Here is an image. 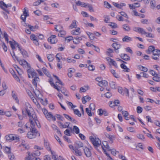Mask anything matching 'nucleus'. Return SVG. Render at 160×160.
<instances>
[{
  "label": "nucleus",
  "mask_w": 160,
  "mask_h": 160,
  "mask_svg": "<svg viewBox=\"0 0 160 160\" xmlns=\"http://www.w3.org/2000/svg\"><path fill=\"white\" fill-rule=\"evenodd\" d=\"M89 139L94 146L99 147L101 145V141L98 138H94L93 137L91 136Z\"/></svg>",
  "instance_id": "1"
},
{
  "label": "nucleus",
  "mask_w": 160,
  "mask_h": 160,
  "mask_svg": "<svg viewBox=\"0 0 160 160\" xmlns=\"http://www.w3.org/2000/svg\"><path fill=\"white\" fill-rule=\"evenodd\" d=\"M6 140L7 141L11 142L12 140H15L16 142L19 140V137L15 135L10 134L5 136Z\"/></svg>",
  "instance_id": "2"
},
{
  "label": "nucleus",
  "mask_w": 160,
  "mask_h": 160,
  "mask_svg": "<svg viewBox=\"0 0 160 160\" xmlns=\"http://www.w3.org/2000/svg\"><path fill=\"white\" fill-rule=\"evenodd\" d=\"M11 6L12 5L10 4H6L3 1H0V7L8 14L9 13V11L7 8L9 7H11Z\"/></svg>",
  "instance_id": "3"
},
{
  "label": "nucleus",
  "mask_w": 160,
  "mask_h": 160,
  "mask_svg": "<svg viewBox=\"0 0 160 160\" xmlns=\"http://www.w3.org/2000/svg\"><path fill=\"white\" fill-rule=\"evenodd\" d=\"M152 53L153 56H152V58L155 60H157L158 59L159 56H160V50L155 49Z\"/></svg>",
  "instance_id": "4"
},
{
  "label": "nucleus",
  "mask_w": 160,
  "mask_h": 160,
  "mask_svg": "<svg viewBox=\"0 0 160 160\" xmlns=\"http://www.w3.org/2000/svg\"><path fill=\"white\" fill-rule=\"evenodd\" d=\"M26 111L29 117H31L32 114L33 113V110L31 106L28 104L26 108Z\"/></svg>",
  "instance_id": "5"
},
{
  "label": "nucleus",
  "mask_w": 160,
  "mask_h": 160,
  "mask_svg": "<svg viewBox=\"0 0 160 160\" xmlns=\"http://www.w3.org/2000/svg\"><path fill=\"white\" fill-rule=\"evenodd\" d=\"M56 36L55 35H52L48 39V41L50 42L51 43H56L58 40L56 38Z\"/></svg>",
  "instance_id": "6"
},
{
  "label": "nucleus",
  "mask_w": 160,
  "mask_h": 160,
  "mask_svg": "<svg viewBox=\"0 0 160 160\" xmlns=\"http://www.w3.org/2000/svg\"><path fill=\"white\" fill-rule=\"evenodd\" d=\"M28 16H29V14L28 11L27 12H26L25 8L23 12V14L21 16V19L24 22L26 20V18Z\"/></svg>",
  "instance_id": "7"
},
{
  "label": "nucleus",
  "mask_w": 160,
  "mask_h": 160,
  "mask_svg": "<svg viewBox=\"0 0 160 160\" xmlns=\"http://www.w3.org/2000/svg\"><path fill=\"white\" fill-rule=\"evenodd\" d=\"M84 153L87 157H90L91 156L92 154L90 150L87 147H85L83 149Z\"/></svg>",
  "instance_id": "8"
},
{
  "label": "nucleus",
  "mask_w": 160,
  "mask_h": 160,
  "mask_svg": "<svg viewBox=\"0 0 160 160\" xmlns=\"http://www.w3.org/2000/svg\"><path fill=\"white\" fill-rule=\"evenodd\" d=\"M13 55L11 52V54L12 56V57L14 59V58L19 62V64L22 65H23V60H19L18 58V57L16 56L15 53L14 51L12 52Z\"/></svg>",
  "instance_id": "9"
},
{
  "label": "nucleus",
  "mask_w": 160,
  "mask_h": 160,
  "mask_svg": "<svg viewBox=\"0 0 160 160\" xmlns=\"http://www.w3.org/2000/svg\"><path fill=\"white\" fill-rule=\"evenodd\" d=\"M38 135V134H36L35 133H33L31 132H28L27 134V137L29 138L32 139L35 138L37 135Z\"/></svg>",
  "instance_id": "10"
},
{
  "label": "nucleus",
  "mask_w": 160,
  "mask_h": 160,
  "mask_svg": "<svg viewBox=\"0 0 160 160\" xmlns=\"http://www.w3.org/2000/svg\"><path fill=\"white\" fill-rule=\"evenodd\" d=\"M9 71L10 73L12 74V75L13 76V78L14 79L18 82H19L20 81V80L19 79V78L17 76L15 73V72L12 69H9Z\"/></svg>",
  "instance_id": "11"
},
{
  "label": "nucleus",
  "mask_w": 160,
  "mask_h": 160,
  "mask_svg": "<svg viewBox=\"0 0 160 160\" xmlns=\"http://www.w3.org/2000/svg\"><path fill=\"white\" fill-rule=\"evenodd\" d=\"M19 50L20 51L24 58H26L28 57V54L25 50L22 48H19Z\"/></svg>",
  "instance_id": "12"
},
{
  "label": "nucleus",
  "mask_w": 160,
  "mask_h": 160,
  "mask_svg": "<svg viewBox=\"0 0 160 160\" xmlns=\"http://www.w3.org/2000/svg\"><path fill=\"white\" fill-rule=\"evenodd\" d=\"M58 123L59 124V126L62 128H69L70 123L68 122H66L64 124H63L61 122H59Z\"/></svg>",
  "instance_id": "13"
},
{
  "label": "nucleus",
  "mask_w": 160,
  "mask_h": 160,
  "mask_svg": "<svg viewBox=\"0 0 160 160\" xmlns=\"http://www.w3.org/2000/svg\"><path fill=\"white\" fill-rule=\"evenodd\" d=\"M9 43L11 45V47L13 50L15 49V47H18V49L19 48H22L20 46H19V45L17 43L15 42L14 44V45L13 44L12 42L11 41H10L9 42Z\"/></svg>",
  "instance_id": "14"
},
{
  "label": "nucleus",
  "mask_w": 160,
  "mask_h": 160,
  "mask_svg": "<svg viewBox=\"0 0 160 160\" xmlns=\"http://www.w3.org/2000/svg\"><path fill=\"white\" fill-rule=\"evenodd\" d=\"M83 143L79 141L76 142L75 144V148H80L83 147Z\"/></svg>",
  "instance_id": "15"
},
{
  "label": "nucleus",
  "mask_w": 160,
  "mask_h": 160,
  "mask_svg": "<svg viewBox=\"0 0 160 160\" xmlns=\"http://www.w3.org/2000/svg\"><path fill=\"white\" fill-rule=\"evenodd\" d=\"M122 40L123 42H129L132 40V39L128 36H125L122 39Z\"/></svg>",
  "instance_id": "16"
},
{
  "label": "nucleus",
  "mask_w": 160,
  "mask_h": 160,
  "mask_svg": "<svg viewBox=\"0 0 160 160\" xmlns=\"http://www.w3.org/2000/svg\"><path fill=\"white\" fill-rule=\"evenodd\" d=\"M74 152L75 154L77 156H81L82 155L81 150L79 148H75Z\"/></svg>",
  "instance_id": "17"
},
{
  "label": "nucleus",
  "mask_w": 160,
  "mask_h": 160,
  "mask_svg": "<svg viewBox=\"0 0 160 160\" xmlns=\"http://www.w3.org/2000/svg\"><path fill=\"white\" fill-rule=\"evenodd\" d=\"M121 58L125 61L130 60V57L127 54H122L121 55Z\"/></svg>",
  "instance_id": "18"
},
{
  "label": "nucleus",
  "mask_w": 160,
  "mask_h": 160,
  "mask_svg": "<svg viewBox=\"0 0 160 160\" xmlns=\"http://www.w3.org/2000/svg\"><path fill=\"white\" fill-rule=\"evenodd\" d=\"M80 28H78L76 30H72L71 32V33L72 34L75 35H79L80 33Z\"/></svg>",
  "instance_id": "19"
},
{
  "label": "nucleus",
  "mask_w": 160,
  "mask_h": 160,
  "mask_svg": "<svg viewBox=\"0 0 160 160\" xmlns=\"http://www.w3.org/2000/svg\"><path fill=\"white\" fill-rule=\"evenodd\" d=\"M71 130H72L76 134H78L79 133V129L76 126H74L72 129V128H70Z\"/></svg>",
  "instance_id": "20"
},
{
  "label": "nucleus",
  "mask_w": 160,
  "mask_h": 160,
  "mask_svg": "<svg viewBox=\"0 0 160 160\" xmlns=\"http://www.w3.org/2000/svg\"><path fill=\"white\" fill-rule=\"evenodd\" d=\"M105 135L106 137L109 139L110 143H112L113 142V138H115V137L114 136L111 135L107 133Z\"/></svg>",
  "instance_id": "21"
},
{
  "label": "nucleus",
  "mask_w": 160,
  "mask_h": 160,
  "mask_svg": "<svg viewBox=\"0 0 160 160\" xmlns=\"http://www.w3.org/2000/svg\"><path fill=\"white\" fill-rule=\"evenodd\" d=\"M122 28L126 31L128 32L131 30L130 27L127 24H124L122 25Z\"/></svg>",
  "instance_id": "22"
},
{
  "label": "nucleus",
  "mask_w": 160,
  "mask_h": 160,
  "mask_svg": "<svg viewBox=\"0 0 160 160\" xmlns=\"http://www.w3.org/2000/svg\"><path fill=\"white\" fill-rule=\"evenodd\" d=\"M98 85L100 87L103 86H106L108 85V82L105 80H102L100 82H98Z\"/></svg>",
  "instance_id": "23"
},
{
  "label": "nucleus",
  "mask_w": 160,
  "mask_h": 160,
  "mask_svg": "<svg viewBox=\"0 0 160 160\" xmlns=\"http://www.w3.org/2000/svg\"><path fill=\"white\" fill-rule=\"evenodd\" d=\"M91 99V97L88 96L84 97L82 98V103L83 104H85L87 102L86 100L89 101Z\"/></svg>",
  "instance_id": "24"
},
{
  "label": "nucleus",
  "mask_w": 160,
  "mask_h": 160,
  "mask_svg": "<svg viewBox=\"0 0 160 160\" xmlns=\"http://www.w3.org/2000/svg\"><path fill=\"white\" fill-rule=\"evenodd\" d=\"M30 132H31L33 133H36V134H38V136H40V134L37 130L36 128L35 127L31 126V127L30 131Z\"/></svg>",
  "instance_id": "25"
},
{
  "label": "nucleus",
  "mask_w": 160,
  "mask_h": 160,
  "mask_svg": "<svg viewBox=\"0 0 160 160\" xmlns=\"http://www.w3.org/2000/svg\"><path fill=\"white\" fill-rule=\"evenodd\" d=\"M40 154V152L37 150L35 151L34 152H33L32 153H31V156L32 157H33V158H35V157L39 156Z\"/></svg>",
  "instance_id": "26"
},
{
  "label": "nucleus",
  "mask_w": 160,
  "mask_h": 160,
  "mask_svg": "<svg viewBox=\"0 0 160 160\" xmlns=\"http://www.w3.org/2000/svg\"><path fill=\"white\" fill-rule=\"evenodd\" d=\"M155 48L154 46H150L148 48V50L147 52L148 54H150L151 52H153L155 50Z\"/></svg>",
  "instance_id": "27"
},
{
  "label": "nucleus",
  "mask_w": 160,
  "mask_h": 160,
  "mask_svg": "<svg viewBox=\"0 0 160 160\" xmlns=\"http://www.w3.org/2000/svg\"><path fill=\"white\" fill-rule=\"evenodd\" d=\"M33 84L36 87H37V83L39 81L40 79L38 78V77H35L33 79Z\"/></svg>",
  "instance_id": "28"
},
{
  "label": "nucleus",
  "mask_w": 160,
  "mask_h": 160,
  "mask_svg": "<svg viewBox=\"0 0 160 160\" xmlns=\"http://www.w3.org/2000/svg\"><path fill=\"white\" fill-rule=\"evenodd\" d=\"M29 121L31 123V126L35 127L36 124H37L38 123V122L37 121H33L32 120L31 118L29 119Z\"/></svg>",
  "instance_id": "29"
},
{
  "label": "nucleus",
  "mask_w": 160,
  "mask_h": 160,
  "mask_svg": "<svg viewBox=\"0 0 160 160\" xmlns=\"http://www.w3.org/2000/svg\"><path fill=\"white\" fill-rule=\"evenodd\" d=\"M112 46L116 50H117L120 48L121 47V45L119 44H118L117 43H114L112 44Z\"/></svg>",
  "instance_id": "30"
},
{
  "label": "nucleus",
  "mask_w": 160,
  "mask_h": 160,
  "mask_svg": "<svg viewBox=\"0 0 160 160\" xmlns=\"http://www.w3.org/2000/svg\"><path fill=\"white\" fill-rule=\"evenodd\" d=\"M121 67L122 68L124 69V71L128 72L130 71V69L128 68L124 64L122 63L121 64Z\"/></svg>",
  "instance_id": "31"
},
{
  "label": "nucleus",
  "mask_w": 160,
  "mask_h": 160,
  "mask_svg": "<svg viewBox=\"0 0 160 160\" xmlns=\"http://www.w3.org/2000/svg\"><path fill=\"white\" fill-rule=\"evenodd\" d=\"M30 119L31 118L33 121H37L38 122V120H37V118L35 114H34V112L32 113L31 117H29Z\"/></svg>",
  "instance_id": "32"
},
{
  "label": "nucleus",
  "mask_w": 160,
  "mask_h": 160,
  "mask_svg": "<svg viewBox=\"0 0 160 160\" xmlns=\"http://www.w3.org/2000/svg\"><path fill=\"white\" fill-rule=\"evenodd\" d=\"M76 22V20L73 21L72 23L69 26L70 28L72 29L73 28H76L77 26Z\"/></svg>",
  "instance_id": "33"
},
{
  "label": "nucleus",
  "mask_w": 160,
  "mask_h": 160,
  "mask_svg": "<svg viewBox=\"0 0 160 160\" xmlns=\"http://www.w3.org/2000/svg\"><path fill=\"white\" fill-rule=\"evenodd\" d=\"M42 70L43 73L48 77H49L50 76V74L48 71H47L46 68H42Z\"/></svg>",
  "instance_id": "34"
},
{
  "label": "nucleus",
  "mask_w": 160,
  "mask_h": 160,
  "mask_svg": "<svg viewBox=\"0 0 160 160\" xmlns=\"http://www.w3.org/2000/svg\"><path fill=\"white\" fill-rule=\"evenodd\" d=\"M103 145H101L102 148V149L105 152H106L105 150L104 149L108 145V143L107 142L105 141H104L102 142V143Z\"/></svg>",
  "instance_id": "35"
},
{
  "label": "nucleus",
  "mask_w": 160,
  "mask_h": 160,
  "mask_svg": "<svg viewBox=\"0 0 160 160\" xmlns=\"http://www.w3.org/2000/svg\"><path fill=\"white\" fill-rule=\"evenodd\" d=\"M139 69L141 71L144 72H147L148 71V69L145 67L142 66H139Z\"/></svg>",
  "instance_id": "36"
},
{
  "label": "nucleus",
  "mask_w": 160,
  "mask_h": 160,
  "mask_svg": "<svg viewBox=\"0 0 160 160\" xmlns=\"http://www.w3.org/2000/svg\"><path fill=\"white\" fill-rule=\"evenodd\" d=\"M44 145L47 150L49 151L51 150V148L49 146V143L46 141H44Z\"/></svg>",
  "instance_id": "37"
},
{
  "label": "nucleus",
  "mask_w": 160,
  "mask_h": 160,
  "mask_svg": "<svg viewBox=\"0 0 160 160\" xmlns=\"http://www.w3.org/2000/svg\"><path fill=\"white\" fill-rule=\"evenodd\" d=\"M44 2V0H38L36 2H34L33 3L34 6H38L40 4L41 2Z\"/></svg>",
  "instance_id": "38"
},
{
  "label": "nucleus",
  "mask_w": 160,
  "mask_h": 160,
  "mask_svg": "<svg viewBox=\"0 0 160 160\" xmlns=\"http://www.w3.org/2000/svg\"><path fill=\"white\" fill-rule=\"evenodd\" d=\"M28 27L31 31H35L36 28L38 27V26H36L35 27H33L29 24H28Z\"/></svg>",
  "instance_id": "39"
},
{
  "label": "nucleus",
  "mask_w": 160,
  "mask_h": 160,
  "mask_svg": "<svg viewBox=\"0 0 160 160\" xmlns=\"http://www.w3.org/2000/svg\"><path fill=\"white\" fill-rule=\"evenodd\" d=\"M73 111L74 113L78 117H80L81 116V114L78 109H74Z\"/></svg>",
  "instance_id": "40"
},
{
  "label": "nucleus",
  "mask_w": 160,
  "mask_h": 160,
  "mask_svg": "<svg viewBox=\"0 0 160 160\" xmlns=\"http://www.w3.org/2000/svg\"><path fill=\"white\" fill-rule=\"evenodd\" d=\"M110 72L116 78H119V76L116 73L115 71L113 69H111Z\"/></svg>",
  "instance_id": "41"
},
{
  "label": "nucleus",
  "mask_w": 160,
  "mask_h": 160,
  "mask_svg": "<svg viewBox=\"0 0 160 160\" xmlns=\"http://www.w3.org/2000/svg\"><path fill=\"white\" fill-rule=\"evenodd\" d=\"M139 31L138 32L139 33H141L142 34H147V32L145 31L142 28H139Z\"/></svg>",
  "instance_id": "42"
},
{
  "label": "nucleus",
  "mask_w": 160,
  "mask_h": 160,
  "mask_svg": "<svg viewBox=\"0 0 160 160\" xmlns=\"http://www.w3.org/2000/svg\"><path fill=\"white\" fill-rule=\"evenodd\" d=\"M47 58L48 61L50 62H51L53 60V58L52 57V54H50L48 55Z\"/></svg>",
  "instance_id": "43"
},
{
  "label": "nucleus",
  "mask_w": 160,
  "mask_h": 160,
  "mask_svg": "<svg viewBox=\"0 0 160 160\" xmlns=\"http://www.w3.org/2000/svg\"><path fill=\"white\" fill-rule=\"evenodd\" d=\"M28 156L25 158V160H32V158L31 156L30 152H28Z\"/></svg>",
  "instance_id": "44"
},
{
  "label": "nucleus",
  "mask_w": 160,
  "mask_h": 160,
  "mask_svg": "<svg viewBox=\"0 0 160 160\" xmlns=\"http://www.w3.org/2000/svg\"><path fill=\"white\" fill-rule=\"evenodd\" d=\"M59 32L60 33L58 34V36L59 37H62V35H64L66 34V32L64 31L59 30Z\"/></svg>",
  "instance_id": "45"
},
{
  "label": "nucleus",
  "mask_w": 160,
  "mask_h": 160,
  "mask_svg": "<svg viewBox=\"0 0 160 160\" xmlns=\"http://www.w3.org/2000/svg\"><path fill=\"white\" fill-rule=\"evenodd\" d=\"M137 137L138 138L142 140H143L144 139V137L143 135L139 134L137 135Z\"/></svg>",
  "instance_id": "46"
},
{
  "label": "nucleus",
  "mask_w": 160,
  "mask_h": 160,
  "mask_svg": "<svg viewBox=\"0 0 160 160\" xmlns=\"http://www.w3.org/2000/svg\"><path fill=\"white\" fill-rule=\"evenodd\" d=\"M8 156L10 160H15L14 156L12 153H10Z\"/></svg>",
  "instance_id": "47"
},
{
  "label": "nucleus",
  "mask_w": 160,
  "mask_h": 160,
  "mask_svg": "<svg viewBox=\"0 0 160 160\" xmlns=\"http://www.w3.org/2000/svg\"><path fill=\"white\" fill-rule=\"evenodd\" d=\"M113 52V51L112 49L110 48H109L107 52V55L110 57H112L111 53Z\"/></svg>",
  "instance_id": "48"
},
{
  "label": "nucleus",
  "mask_w": 160,
  "mask_h": 160,
  "mask_svg": "<svg viewBox=\"0 0 160 160\" xmlns=\"http://www.w3.org/2000/svg\"><path fill=\"white\" fill-rule=\"evenodd\" d=\"M142 108L141 107L138 106L137 107V112L138 113H141L142 112Z\"/></svg>",
  "instance_id": "49"
},
{
  "label": "nucleus",
  "mask_w": 160,
  "mask_h": 160,
  "mask_svg": "<svg viewBox=\"0 0 160 160\" xmlns=\"http://www.w3.org/2000/svg\"><path fill=\"white\" fill-rule=\"evenodd\" d=\"M65 41H67V42H68L71 40H72L73 37L71 36H68L66 38Z\"/></svg>",
  "instance_id": "50"
},
{
  "label": "nucleus",
  "mask_w": 160,
  "mask_h": 160,
  "mask_svg": "<svg viewBox=\"0 0 160 160\" xmlns=\"http://www.w3.org/2000/svg\"><path fill=\"white\" fill-rule=\"evenodd\" d=\"M116 18L119 21H123L124 20L122 16L120 15L117 16Z\"/></svg>",
  "instance_id": "51"
},
{
  "label": "nucleus",
  "mask_w": 160,
  "mask_h": 160,
  "mask_svg": "<svg viewBox=\"0 0 160 160\" xmlns=\"http://www.w3.org/2000/svg\"><path fill=\"white\" fill-rule=\"evenodd\" d=\"M109 64H112V65L115 66L116 68L118 67V66L116 62L113 59L112 60V61L111 62H110V63Z\"/></svg>",
  "instance_id": "52"
},
{
  "label": "nucleus",
  "mask_w": 160,
  "mask_h": 160,
  "mask_svg": "<svg viewBox=\"0 0 160 160\" xmlns=\"http://www.w3.org/2000/svg\"><path fill=\"white\" fill-rule=\"evenodd\" d=\"M56 117L59 120L63 121L64 119V118L59 114H57Z\"/></svg>",
  "instance_id": "53"
},
{
  "label": "nucleus",
  "mask_w": 160,
  "mask_h": 160,
  "mask_svg": "<svg viewBox=\"0 0 160 160\" xmlns=\"http://www.w3.org/2000/svg\"><path fill=\"white\" fill-rule=\"evenodd\" d=\"M30 38L33 41L37 39V37L34 34H32L30 36Z\"/></svg>",
  "instance_id": "54"
},
{
  "label": "nucleus",
  "mask_w": 160,
  "mask_h": 160,
  "mask_svg": "<svg viewBox=\"0 0 160 160\" xmlns=\"http://www.w3.org/2000/svg\"><path fill=\"white\" fill-rule=\"evenodd\" d=\"M152 79L156 82L160 81V78L158 77V76H154V77Z\"/></svg>",
  "instance_id": "55"
},
{
  "label": "nucleus",
  "mask_w": 160,
  "mask_h": 160,
  "mask_svg": "<svg viewBox=\"0 0 160 160\" xmlns=\"http://www.w3.org/2000/svg\"><path fill=\"white\" fill-rule=\"evenodd\" d=\"M109 25L113 28H116L118 27L117 24L113 22H111V24Z\"/></svg>",
  "instance_id": "56"
},
{
  "label": "nucleus",
  "mask_w": 160,
  "mask_h": 160,
  "mask_svg": "<svg viewBox=\"0 0 160 160\" xmlns=\"http://www.w3.org/2000/svg\"><path fill=\"white\" fill-rule=\"evenodd\" d=\"M45 116L48 120H49L51 118V117L52 116V114L51 112H48L45 115Z\"/></svg>",
  "instance_id": "57"
},
{
  "label": "nucleus",
  "mask_w": 160,
  "mask_h": 160,
  "mask_svg": "<svg viewBox=\"0 0 160 160\" xmlns=\"http://www.w3.org/2000/svg\"><path fill=\"white\" fill-rule=\"evenodd\" d=\"M86 112L87 113L88 115L89 116H92V113L91 112V110H89L88 108H86Z\"/></svg>",
  "instance_id": "58"
},
{
  "label": "nucleus",
  "mask_w": 160,
  "mask_h": 160,
  "mask_svg": "<svg viewBox=\"0 0 160 160\" xmlns=\"http://www.w3.org/2000/svg\"><path fill=\"white\" fill-rule=\"evenodd\" d=\"M66 102L68 105L71 107L72 108H74L76 107V106L73 105L71 102L67 101Z\"/></svg>",
  "instance_id": "59"
},
{
  "label": "nucleus",
  "mask_w": 160,
  "mask_h": 160,
  "mask_svg": "<svg viewBox=\"0 0 160 160\" xmlns=\"http://www.w3.org/2000/svg\"><path fill=\"white\" fill-rule=\"evenodd\" d=\"M150 73L153 76H158V74L156 73L155 72L152 70H151L149 71Z\"/></svg>",
  "instance_id": "60"
},
{
  "label": "nucleus",
  "mask_w": 160,
  "mask_h": 160,
  "mask_svg": "<svg viewBox=\"0 0 160 160\" xmlns=\"http://www.w3.org/2000/svg\"><path fill=\"white\" fill-rule=\"evenodd\" d=\"M89 108L90 110H94L95 108V105L93 103H91L89 105Z\"/></svg>",
  "instance_id": "61"
},
{
  "label": "nucleus",
  "mask_w": 160,
  "mask_h": 160,
  "mask_svg": "<svg viewBox=\"0 0 160 160\" xmlns=\"http://www.w3.org/2000/svg\"><path fill=\"white\" fill-rule=\"evenodd\" d=\"M110 85L112 88H115V83L114 82H111L110 83Z\"/></svg>",
  "instance_id": "62"
},
{
  "label": "nucleus",
  "mask_w": 160,
  "mask_h": 160,
  "mask_svg": "<svg viewBox=\"0 0 160 160\" xmlns=\"http://www.w3.org/2000/svg\"><path fill=\"white\" fill-rule=\"evenodd\" d=\"M104 95L107 98H109L112 96V94L109 92H107L104 94Z\"/></svg>",
  "instance_id": "63"
},
{
  "label": "nucleus",
  "mask_w": 160,
  "mask_h": 160,
  "mask_svg": "<svg viewBox=\"0 0 160 160\" xmlns=\"http://www.w3.org/2000/svg\"><path fill=\"white\" fill-rule=\"evenodd\" d=\"M104 5L105 7L108 8H109L111 7V5L108 2L106 1L104 2Z\"/></svg>",
  "instance_id": "64"
}]
</instances>
